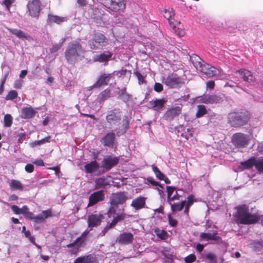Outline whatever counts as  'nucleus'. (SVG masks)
<instances>
[{
	"label": "nucleus",
	"mask_w": 263,
	"mask_h": 263,
	"mask_svg": "<svg viewBox=\"0 0 263 263\" xmlns=\"http://www.w3.org/2000/svg\"><path fill=\"white\" fill-rule=\"evenodd\" d=\"M259 220V216L257 214H250L248 207L243 205L238 207L236 221L238 223L243 224H253Z\"/></svg>",
	"instance_id": "f257e3e1"
},
{
	"label": "nucleus",
	"mask_w": 263,
	"mask_h": 263,
	"mask_svg": "<svg viewBox=\"0 0 263 263\" xmlns=\"http://www.w3.org/2000/svg\"><path fill=\"white\" fill-rule=\"evenodd\" d=\"M127 198L124 192H120L112 194L109 198L110 206L107 212L108 217H111L114 216L117 212L118 205L120 204H123Z\"/></svg>",
	"instance_id": "f03ea898"
},
{
	"label": "nucleus",
	"mask_w": 263,
	"mask_h": 263,
	"mask_svg": "<svg viewBox=\"0 0 263 263\" xmlns=\"http://www.w3.org/2000/svg\"><path fill=\"white\" fill-rule=\"evenodd\" d=\"M250 118L247 111L233 112L228 115L229 123L234 127H240L246 125Z\"/></svg>",
	"instance_id": "7ed1b4c3"
},
{
	"label": "nucleus",
	"mask_w": 263,
	"mask_h": 263,
	"mask_svg": "<svg viewBox=\"0 0 263 263\" xmlns=\"http://www.w3.org/2000/svg\"><path fill=\"white\" fill-rule=\"evenodd\" d=\"M196 62L193 61V63L196 69L201 72L205 74L208 77H212L218 74L219 73V69L213 67L210 64L205 63H202L198 60H201L198 56L194 57Z\"/></svg>",
	"instance_id": "20e7f679"
},
{
	"label": "nucleus",
	"mask_w": 263,
	"mask_h": 263,
	"mask_svg": "<svg viewBox=\"0 0 263 263\" xmlns=\"http://www.w3.org/2000/svg\"><path fill=\"white\" fill-rule=\"evenodd\" d=\"M84 52L80 44L76 41L71 43L65 51V57L68 61L76 59Z\"/></svg>",
	"instance_id": "39448f33"
},
{
	"label": "nucleus",
	"mask_w": 263,
	"mask_h": 263,
	"mask_svg": "<svg viewBox=\"0 0 263 263\" xmlns=\"http://www.w3.org/2000/svg\"><path fill=\"white\" fill-rule=\"evenodd\" d=\"M108 42V39L102 33H96L93 35L91 40L89 42V45L91 49H97L106 46Z\"/></svg>",
	"instance_id": "423d86ee"
},
{
	"label": "nucleus",
	"mask_w": 263,
	"mask_h": 263,
	"mask_svg": "<svg viewBox=\"0 0 263 263\" xmlns=\"http://www.w3.org/2000/svg\"><path fill=\"white\" fill-rule=\"evenodd\" d=\"M250 139L249 135L241 133H237L232 136L231 141L235 147L243 148L249 144Z\"/></svg>",
	"instance_id": "0eeeda50"
},
{
	"label": "nucleus",
	"mask_w": 263,
	"mask_h": 263,
	"mask_svg": "<svg viewBox=\"0 0 263 263\" xmlns=\"http://www.w3.org/2000/svg\"><path fill=\"white\" fill-rule=\"evenodd\" d=\"M200 240H205L210 241V243H217L221 241V237L218 235L216 230L212 231V232L201 233L199 235Z\"/></svg>",
	"instance_id": "6e6552de"
},
{
	"label": "nucleus",
	"mask_w": 263,
	"mask_h": 263,
	"mask_svg": "<svg viewBox=\"0 0 263 263\" xmlns=\"http://www.w3.org/2000/svg\"><path fill=\"white\" fill-rule=\"evenodd\" d=\"M104 5L108 9L117 11L125 9L124 0H106Z\"/></svg>",
	"instance_id": "1a4fd4ad"
},
{
	"label": "nucleus",
	"mask_w": 263,
	"mask_h": 263,
	"mask_svg": "<svg viewBox=\"0 0 263 263\" xmlns=\"http://www.w3.org/2000/svg\"><path fill=\"white\" fill-rule=\"evenodd\" d=\"M241 78L249 85H253L256 82L255 77L249 70L246 69H241L237 71Z\"/></svg>",
	"instance_id": "9d476101"
},
{
	"label": "nucleus",
	"mask_w": 263,
	"mask_h": 263,
	"mask_svg": "<svg viewBox=\"0 0 263 263\" xmlns=\"http://www.w3.org/2000/svg\"><path fill=\"white\" fill-rule=\"evenodd\" d=\"M105 199V194L103 190L96 191L90 195L87 207L92 206Z\"/></svg>",
	"instance_id": "9b49d317"
},
{
	"label": "nucleus",
	"mask_w": 263,
	"mask_h": 263,
	"mask_svg": "<svg viewBox=\"0 0 263 263\" xmlns=\"http://www.w3.org/2000/svg\"><path fill=\"white\" fill-rule=\"evenodd\" d=\"M88 232H84L82 236L77 238L73 242L67 245L66 247L68 248H71L69 251V253L71 254L76 255L80 251V248L82 246V242L80 243L82 237L84 236L85 237Z\"/></svg>",
	"instance_id": "f8f14e48"
},
{
	"label": "nucleus",
	"mask_w": 263,
	"mask_h": 263,
	"mask_svg": "<svg viewBox=\"0 0 263 263\" xmlns=\"http://www.w3.org/2000/svg\"><path fill=\"white\" fill-rule=\"evenodd\" d=\"M30 15L32 17H37L40 10V2L39 0H32L27 5Z\"/></svg>",
	"instance_id": "ddd939ff"
},
{
	"label": "nucleus",
	"mask_w": 263,
	"mask_h": 263,
	"mask_svg": "<svg viewBox=\"0 0 263 263\" xmlns=\"http://www.w3.org/2000/svg\"><path fill=\"white\" fill-rule=\"evenodd\" d=\"M113 217L114 219L110 223L107 224L105 230H108V229L113 228L119 221L124 219L125 217V214L124 213V209H119L118 213H116Z\"/></svg>",
	"instance_id": "4468645a"
},
{
	"label": "nucleus",
	"mask_w": 263,
	"mask_h": 263,
	"mask_svg": "<svg viewBox=\"0 0 263 263\" xmlns=\"http://www.w3.org/2000/svg\"><path fill=\"white\" fill-rule=\"evenodd\" d=\"M164 83L171 88H176L182 83V80L177 74H172L166 78Z\"/></svg>",
	"instance_id": "2eb2a0df"
},
{
	"label": "nucleus",
	"mask_w": 263,
	"mask_h": 263,
	"mask_svg": "<svg viewBox=\"0 0 263 263\" xmlns=\"http://www.w3.org/2000/svg\"><path fill=\"white\" fill-rule=\"evenodd\" d=\"M119 160L116 157L109 156L104 158L102 161V167L105 171H109L114 166L118 164Z\"/></svg>",
	"instance_id": "dca6fc26"
},
{
	"label": "nucleus",
	"mask_w": 263,
	"mask_h": 263,
	"mask_svg": "<svg viewBox=\"0 0 263 263\" xmlns=\"http://www.w3.org/2000/svg\"><path fill=\"white\" fill-rule=\"evenodd\" d=\"M134 235L131 233L124 232L120 234L117 239V242L121 245H128L133 242Z\"/></svg>",
	"instance_id": "f3484780"
},
{
	"label": "nucleus",
	"mask_w": 263,
	"mask_h": 263,
	"mask_svg": "<svg viewBox=\"0 0 263 263\" xmlns=\"http://www.w3.org/2000/svg\"><path fill=\"white\" fill-rule=\"evenodd\" d=\"M103 218L100 214H93L88 217L87 222L89 227H94L99 225Z\"/></svg>",
	"instance_id": "a211bd4d"
},
{
	"label": "nucleus",
	"mask_w": 263,
	"mask_h": 263,
	"mask_svg": "<svg viewBox=\"0 0 263 263\" xmlns=\"http://www.w3.org/2000/svg\"><path fill=\"white\" fill-rule=\"evenodd\" d=\"M115 140V134L113 131L107 133L101 140V143L105 146L113 147Z\"/></svg>",
	"instance_id": "6ab92c4d"
},
{
	"label": "nucleus",
	"mask_w": 263,
	"mask_h": 263,
	"mask_svg": "<svg viewBox=\"0 0 263 263\" xmlns=\"http://www.w3.org/2000/svg\"><path fill=\"white\" fill-rule=\"evenodd\" d=\"M106 119L110 124H116L121 120V115L119 112L114 110L110 111L106 116Z\"/></svg>",
	"instance_id": "aec40b11"
},
{
	"label": "nucleus",
	"mask_w": 263,
	"mask_h": 263,
	"mask_svg": "<svg viewBox=\"0 0 263 263\" xmlns=\"http://www.w3.org/2000/svg\"><path fill=\"white\" fill-rule=\"evenodd\" d=\"M112 78V73H103L100 76L93 86L94 87H100L102 85H106Z\"/></svg>",
	"instance_id": "412c9836"
},
{
	"label": "nucleus",
	"mask_w": 263,
	"mask_h": 263,
	"mask_svg": "<svg viewBox=\"0 0 263 263\" xmlns=\"http://www.w3.org/2000/svg\"><path fill=\"white\" fill-rule=\"evenodd\" d=\"M37 110L31 106L24 107L21 110V117L23 119H28L34 117Z\"/></svg>",
	"instance_id": "4be33fe9"
},
{
	"label": "nucleus",
	"mask_w": 263,
	"mask_h": 263,
	"mask_svg": "<svg viewBox=\"0 0 263 263\" xmlns=\"http://www.w3.org/2000/svg\"><path fill=\"white\" fill-rule=\"evenodd\" d=\"M200 101L205 104H214L219 102L221 98L216 95H205L200 98Z\"/></svg>",
	"instance_id": "5701e85b"
},
{
	"label": "nucleus",
	"mask_w": 263,
	"mask_h": 263,
	"mask_svg": "<svg viewBox=\"0 0 263 263\" xmlns=\"http://www.w3.org/2000/svg\"><path fill=\"white\" fill-rule=\"evenodd\" d=\"M146 197L140 196L132 201L130 205L136 210L143 209L146 205Z\"/></svg>",
	"instance_id": "b1692460"
},
{
	"label": "nucleus",
	"mask_w": 263,
	"mask_h": 263,
	"mask_svg": "<svg viewBox=\"0 0 263 263\" xmlns=\"http://www.w3.org/2000/svg\"><path fill=\"white\" fill-rule=\"evenodd\" d=\"M52 216V211L50 209L43 211L41 214L37 216H34L33 221L35 223H40L44 222L48 217Z\"/></svg>",
	"instance_id": "393cba45"
},
{
	"label": "nucleus",
	"mask_w": 263,
	"mask_h": 263,
	"mask_svg": "<svg viewBox=\"0 0 263 263\" xmlns=\"http://www.w3.org/2000/svg\"><path fill=\"white\" fill-rule=\"evenodd\" d=\"M73 263H98V260L95 256L89 254L78 257Z\"/></svg>",
	"instance_id": "a878e982"
},
{
	"label": "nucleus",
	"mask_w": 263,
	"mask_h": 263,
	"mask_svg": "<svg viewBox=\"0 0 263 263\" xmlns=\"http://www.w3.org/2000/svg\"><path fill=\"white\" fill-rule=\"evenodd\" d=\"M181 112V108L179 106H176L168 109L165 114V117L167 119L172 120L175 117L179 116Z\"/></svg>",
	"instance_id": "bb28decb"
},
{
	"label": "nucleus",
	"mask_w": 263,
	"mask_h": 263,
	"mask_svg": "<svg viewBox=\"0 0 263 263\" xmlns=\"http://www.w3.org/2000/svg\"><path fill=\"white\" fill-rule=\"evenodd\" d=\"M99 168V164L96 160L87 163L84 166L85 171L86 173H92L97 171Z\"/></svg>",
	"instance_id": "cd10ccee"
},
{
	"label": "nucleus",
	"mask_w": 263,
	"mask_h": 263,
	"mask_svg": "<svg viewBox=\"0 0 263 263\" xmlns=\"http://www.w3.org/2000/svg\"><path fill=\"white\" fill-rule=\"evenodd\" d=\"M67 18L66 17H61L57 15L49 14L48 15L47 22L49 24L57 23L59 24L62 22L67 21Z\"/></svg>",
	"instance_id": "c85d7f7f"
},
{
	"label": "nucleus",
	"mask_w": 263,
	"mask_h": 263,
	"mask_svg": "<svg viewBox=\"0 0 263 263\" xmlns=\"http://www.w3.org/2000/svg\"><path fill=\"white\" fill-rule=\"evenodd\" d=\"M166 102V100L164 99H156L153 101H150L149 104L151 107L154 110H158L161 109Z\"/></svg>",
	"instance_id": "c756f323"
},
{
	"label": "nucleus",
	"mask_w": 263,
	"mask_h": 263,
	"mask_svg": "<svg viewBox=\"0 0 263 263\" xmlns=\"http://www.w3.org/2000/svg\"><path fill=\"white\" fill-rule=\"evenodd\" d=\"M95 189H99L109 185V181L107 180V178L99 177L95 180Z\"/></svg>",
	"instance_id": "7c9ffc66"
},
{
	"label": "nucleus",
	"mask_w": 263,
	"mask_h": 263,
	"mask_svg": "<svg viewBox=\"0 0 263 263\" xmlns=\"http://www.w3.org/2000/svg\"><path fill=\"white\" fill-rule=\"evenodd\" d=\"M112 54L109 51H106L96 55L94 58V61L100 62H107L112 57Z\"/></svg>",
	"instance_id": "2f4dec72"
},
{
	"label": "nucleus",
	"mask_w": 263,
	"mask_h": 263,
	"mask_svg": "<svg viewBox=\"0 0 263 263\" xmlns=\"http://www.w3.org/2000/svg\"><path fill=\"white\" fill-rule=\"evenodd\" d=\"M8 30L10 32L16 35L18 38L25 39L27 40L30 38V36L29 35L21 30L13 28H8Z\"/></svg>",
	"instance_id": "473e14b6"
},
{
	"label": "nucleus",
	"mask_w": 263,
	"mask_h": 263,
	"mask_svg": "<svg viewBox=\"0 0 263 263\" xmlns=\"http://www.w3.org/2000/svg\"><path fill=\"white\" fill-rule=\"evenodd\" d=\"M255 157H252L247 161L240 163L241 167L243 169H251L255 166Z\"/></svg>",
	"instance_id": "72a5a7b5"
},
{
	"label": "nucleus",
	"mask_w": 263,
	"mask_h": 263,
	"mask_svg": "<svg viewBox=\"0 0 263 263\" xmlns=\"http://www.w3.org/2000/svg\"><path fill=\"white\" fill-rule=\"evenodd\" d=\"M185 203V201H181L177 203H174L172 202L171 203H169L171 205V210L173 212H177V211H181Z\"/></svg>",
	"instance_id": "f704fd0d"
},
{
	"label": "nucleus",
	"mask_w": 263,
	"mask_h": 263,
	"mask_svg": "<svg viewBox=\"0 0 263 263\" xmlns=\"http://www.w3.org/2000/svg\"><path fill=\"white\" fill-rule=\"evenodd\" d=\"M173 26V30L176 34L179 36H183L185 34V31L183 25L180 23H177V25H171Z\"/></svg>",
	"instance_id": "c9c22d12"
},
{
	"label": "nucleus",
	"mask_w": 263,
	"mask_h": 263,
	"mask_svg": "<svg viewBox=\"0 0 263 263\" xmlns=\"http://www.w3.org/2000/svg\"><path fill=\"white\" fill-rule=\"evenodd\" d=\"M154 232L157 237L161 240H165L168 238V234L167 232L164 230L157 228L154 229Z\"/></svg>",
	"instance_id": "e433bc0d"
},
{
	"label": "nucleus",
	"mask_w": 263,
	"mask_h": 263,
	"mask_svg": "<svg viewBox=\"0 0 263 263\" xmlns=\"http://www.w3.org/2000/svg\"><path fill=\"white\" fill-rule=\"evenodd\" d=\"M9 184L10 188L13 190H23V185L18 180L12 179L10 181Z\"/></svg>",
	"instance_id": "4c0bfd02"
},
{
	"label": "nucleus",
	"mask_w": 263,
	"mask_h": 263,
	"mask_svg": "<svg viewBox=\"0 0 263 263\" xmlns=\"http://www.w3.org/2000/svg\"><path fill=\"white\" fill-rule=\"evenodd\" d=\"M175 16V12L172 8L165 9L164 10V16L167 18L170 25H172L171 19L173 18Z\"/></svg>",
	"instance_id": "58836bf2"
},
{
	"label": "nucleus",
	"mask_w": 263,
	"mask_h": 263,
	"mask_svg": "<svg viewBox=\"0 0 263 263\" xmlns=\"http://www.w3.org/2000/svg\"><path fill=\"white\" fill-rule=\"evenodd\" d=\"M255 167L260 173H263V158H255Z\"/></svg>",
	"instance_id": "ea45409f"
},
{
	"label": "nucleus",
	"mask_w": 263,
	"mask_h": 263,
	"mask_svg": "<svg viewBox=\"0 0 263 263\" xmlns=\"http://www.w3.org/2000/svg\"><path fill=\"white\" fill-rule=\"evenodd\" d=\"M50 139H51V137L50 136H47L40 140H38V141H35L33 142H32L30 145L32 147H34V146H37V145H42V144H43L45 143H49L50 142Z\"/></svg>",
	"instance_id": "a19ab883"
},
{
	"label": "nucleus",
	"mask_w": 263,
	"mask_h": 263,
	"mask_svg": "<svg viewBox=\"0 0 263 263\" xmlns=\"http://www.w3.org/2000/svg\"><path fill=\"white\" fill-rule=\"evenodd\" d=\"M198 110L196 114V116L197 118H200L206 114L207 110L205 106L199 105L197 106Z\"/></svg>",
	"instance_id": "79ce46f5"
},
{
	"label": "nucleus",
	"mask_w": 263,
	"mask_h": 263,
	"mask_svg": "<svg viewBox=\"0 0 263 263\" xmlns=\"http://www.w3.org/2000/svg\"><path fill=\"white\" fill-rule=\"evenodd\" d=\"M4 125L6 127H10L12 123V117L10 114H6L4 118Z\"/></svg>",
	"instance_id": "37998d69"
},
{
	"label": "nucleus",
	"mask_w": 263,
	"mask_h": 263,
	"mask_svg": "<svg viewBox=\"0 0 263 263\" xmlns=\"http://www.w3.org/2000/svg\"><path fill=\"white\" fill-rule=\"evenodd\" d=\"M17 92L16 90H10L5 97L6 100H13L17 97Z\"/></svg>",
	"instance_id": "c03bdc74"
},
{
	"label": "nucleus",
	"mask_w": 263,
	"mask_h": 263,
	"mask_svg": "<svg viewBox=\"0 0 263 263\" xmlns=\"http://www.w3.org/2000/svg\"><path fill=\"white\" fill-rule=\"evenodd\" d=\"M152 169L153 172L155 173V175L159 180L163 179V177H164V175L161 172L157 167L153 165Z\"/></svg>",
	"instance_id": "a18cd8bd"
},
{
	"label": "nucleus",
	"mask_w": 263,
	"mask_h": 263,
	"mask_svg": "<svg viewBox=\"0 0 263 263\" xmlns=\"http://www.w3.org/2000/svg\"><path fill=\"white\" fill-rule=\"evenodd\" d=\"M176 187L173 186H167L166 191L167 194V200H170V198L172 196L173 193L175 191Z\"/></svg>",
	"instance_id": "49530a36"
},
{
	"label": "nucleus",
	"mask_w": 263,
	"mask_h": 263,
	"mask_svg": "<svg viewBox=\"0 0 263 263\" xmlns=\"http://www.w3.org/2000/svg\"><path fill=\"white\" fill-rule=\"evenodd\" d=\"M196 259V256L194 254H191L184 258L186 263H192Z\"/></svg>",
	"instance_id": "de8ad7c7"
},
{
	"label": "nucleus",
	"mask_w": 263,
	"mask_h": 263,
	"mask_svg": "<svg viewBox=\"0 0 263 263\" xmlns=\"http://www.w3.org/2000/svg\"><path fill=\"white\" fill-rule=\"evenodd\" d=\"M168 219L169 224L171 226H172L173 227H175L177 226V223H178L177 221L175 218L172 217L170 214H169L168 215Z\"/></svg>",
	"instance_id": "09e8293b"
},
{
	"label": "nucleus",
	"mask_w": 263,
	"mask_h": 263,
	"mask_svg": "<svg viewBox=\"0 0 263 263\" xmlns=\"http://www.w3.org/2000/svg\"><path fill=\"white\" fill-rule=\"evenodd\" d=\"M15 0H4L3 3L6 6V9L9 11L11 5L14 2Z\"/></svg>",
	"instance_id": "8fccbe9b"
},
{
	"label": "nucleus",
	"mask_w": 263,
	"mask_h": 263,
	"mask_svg": "<svg viewBox=\"0 0 263 263\" xmlns=\"http://www.w3.org/2000/svg\"><path fill=\"white\" fill-rule=\"evenodd\" d=\"M7 76H8V73L5 74L4 78L1 80V84H0V95H1L4 91V84L6 82Z\"/></svg>",
	"instance_id": "3c124183"
},
{
	"label": "nucleus",
	"mask_w": 263,
	"mask_h": 263,
	"mask_svg": "<svg viewBox=\"0 0 263 263\" xmlns=\"http://www.w3.org/2000/svg\"><path fill=\"white\" fill-rule=\"evenodd\" d=\"M154 90L156 92H161L163 89L162 85L160 83H156L154 87Z\"/></svg>",
	"instance_id": "603ef678"
},
{
	"label": "nucleus",
	"mask_w": 263,
	"mask_h": 263,
	"mask_svg": "<svg viewBox=\"0 0 263 263\" xmlns=\"http://www.w3.org/2000/svg\"><path fill=\"white\" fill-rule=\"evenodd\" d=\"M134 74L138 78L140 83H144L145 82L144 77L138 71L134 72Z\"/></svg>",
	"instance_id": "864d4df0"
},
{
	"label": "nucleus",
	"mask_w": 263,
	"mask_h": 263,
	"mask_svg": "<svg viewBox=\"0 0 263 263\" xmlns=\"http://www.w3.org/2000/svg\"><path fill=\"white\" fill-rule=\"evenodd\" d=\"M180 197V196L178 194V193L177 192H176L175 194L173 196H172L170 198V200H167V202L169 203H171L175 200H179Z\"/></svg>",
	"instance_id": "5fc2aeb1"
},
{
	"label": "nucleus",
	"mask_w": 263,
	"mask_h": 263,
	"mask_svg": "<svg viewBox=\"0 0 263 263\" xmlns=\"http://www.w3.org/2000/svg\"><path fill=\"white\" fill-rule=\"evenodd\" d=\"M25 170L28 173H32L34 171V166L32 164L28 163L25 166Z\"/></svg>",
	"instance_id": "6e6d98bb"
},
{
	"label": "nucleus",
	"mask_w": 263,
	"mask_h": 263,
	"mask_svg": "<svg viewBox=\"0 0 263 263\" xmlns=\"http://www.w3.org/2000/svg\"><path fill=\"white\" fill-rule=\"evenodd\" d=\"M156 189L158 191L159 194L161 196L163 197L164 195V192L163 191V187L161 185L159 184L156 186Z\"/></svg>",
	"instance_id": "4d7b16f0"
},
{
	"label": "nucleus",
	"mask_w": 263,
	"mask_h": 263,
	"mask_svg": "<svg viewBox=\"0 0 263 263\" xmlns=\"http://www.w3.org/2000/svg\"><path fill=\"white\" fill-rule=\"evenodd\" d=\"M24 217L26 218L29 219L30 220H33L34 218V214L32 212H29L28 211L26 213V214L24 215Z\"/></svg>",
	"instance_id": "13d9d810"
},
{
	"label": "nucleus",
	"mask_w": 263,
	"mask_h": 263,
	"mask_svg": "<svg viewBox=\"0 0 263 263\" xmlns=\"http://www.w3.org/2000/svg\"><path fill=\"white\" fill-rule=\"evenodd\" d=\"M147 181L150 183L151 184H152L154 186H158L159 184V183L155 181L153 178L152 177H148L147 179Z\"/></svg>",
	"instance_id": "bf43d9fd"
},
{
	"label": "nucleus",
	"mask_w": 263,
	"mask_h": 263,
	"mask_svg": "<svg viewBox=\"0 0 263 263\" xmlns=\"http://www.w3.org/2000/svg\"><path fill=\"white\" fill-rule=\"evenodd\" d=\"M11 209L15 214H20L21 208H19L17 205H12Z\"/></svg>",
	"instance_id": "052dcab7"
},
{
	"label": "nucleus",
	"mask_w": 263,
	"mask_h": 263,
	"mask_svg": "<svg viewBox=\"0 0 263 263\" xmlns=\"http://www.w3.org/2000/svg\"><path fill=\"white\" fill-rule=\"evenodd\" d=\"M193 195H190L187 197V201L186 203V206H190L194 202V199H193Z\"/></svg>",
	"instance_id": "680f3d73"
},
{
	"label": "nucleus",
	"mask_w": 263,
	"mask_h": 263,
	"mask_svg": "<svg viewBox=\"0 0 263 263\" xmlns=\"http://www.w3.org/2000/svg\"><path fill=\"white\" fill-rule=\"evenodd\" d=\"M33 164H34L37 166H44V163L42 159H39L33 162Z\"/></svg>",
	"instance_id": "e2e57ef3"
},
{
	"label": "nucleus",
	"mask_w": 263,
	"mask_h": 263,
	"mask_svg": "<svg viewBox=\"0 0 263 263\" xmlns=\"http://www.w3.org/2000/svg\"><path fill=\"white\" fill-rule=\"evenodd\" d=\"M28 211L29 209L27 206L24 205L22 208H21L20 214H22L25 215Z\"/></svg>",
	"instance_id": "0e129e2a"
},
{
	"label": "nucleus",
	"mask_w": 263,
	"mask_h": 263,
	"mask_svg": "<svg viewBox=\"0 0 263 263\" xmlns=\"http://www.w3.org/2000/svg\"><path fill=\"white\" fill-rule=\"evenodd\" d=\"M215 86V83L213 81H209L206 83V87L210 89L214 88Z\"/></svg>",
	"instance_id": "69168bd1"
},
{
	"label": "nucleus",
	"mask_w": 263,
	"mask_h": 263,
	"mask_svg": "<svg viewBox=\"0 0 263 263\" xmlns=\"http://www.w3.org/2000/svg\"><path fill=\"white\" fill-rule=\"evenodd\" d=\"M22 85V82L19 80H17L15 82L14 84V87L17 89H20L21 88Z\"/></svg>",
	"instance_id": "338daca9"
},
{
	"label": "nucleus",
	"mask_w": 263,
	"mask_h": 263,
	"mask_svg": "<svg viewBox=\"0 0 263 263\" xmlns=\"http://www.w3.org/2000/svg\"><path fill=\"white\" fill-rule=\"evenodd\" d=\"M257 151L261 154H263V142L260 143L257 146Z\"/></svg>",
	"instance_id": "774afa93"
}]
</instances>
